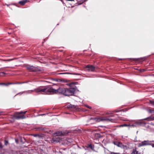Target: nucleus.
<instances>
[{
	"label": "nucleus",
	"instance_id": "1",
	"mask_svg": "<svg viewBox=\"0 0 154 154\" xmlns=\"http://www.w3.org/2000/svg\"><path fill=\"white\" fill-rule=\"evenodd\" d=\"M69 85L72 87L69 88L60 87L57 89H55L48 86H41L34 90H31V91L33 92L35 91L36 93L41 94L45 93L49 94L60 93L66 96L72 95L74 94L76 87L74 85V82L69 84Z\"/></svg>",
	"mask_w": 154,
	"mask_h": 154
},
{
	"label": "nucleus",
	"instance_id": "2",
	"mask_svg": "<svg viewBox=\"0 0 154 154\" xmlns=\"http://www.w3.org/2000/svg\"><path fill=\"white\" fill-rule=\"evenodd\" d=\"M27 111L16 112L14 114V118L17 119H23L26 118L25 114Z\"/></svg>",
	"mask_w": 154,
	"mask_h": 154
},
{
	"label": "nucleus",
	"instance_id": "3",
	"mask_svg": "<svg viewBox=\"0 0 154 154\" xmlns=\"http://www.w3.org/2000/svg\"><path fill=\"white\" fill-rule=\"evenodd\" d=\"M26 68L30 72H37L41 71L38 68L33 66H28L26 67Z\"/></svg>",
	"mask_w": 154,
	"mask_h": 154
},
{
	"label": "nucleus",
	"instance_id": "4",
	"mask_svg": "<svg viewBox=\"0 0 154 154\" xmlns=\"http://www.w3.org/2000/svg\"><path fill=\"white\" fill-rule=\"evenodd\" d=\"M66 108L68 109L72 110H74L75 109L78 108V106L75 105H72L71 104H68L66 105Z\"/></svg>",
	"mask_w": 154,
	"mask_h": 154
},
{
	"label": "nucleus",
	"instance_id": "5",
	"mask_svg": "<svg viewBox=\"0 0 154 154\" xmlns=\"http://www.w3.org/2000/svg\"><path fill=\"white\" fill-rule=\"evenodd\" d=\"M113 143L115 145L122 148H124L125 147V146L123 145L121 142L114 141L113 142Z\"/></svg>",
	"mask_w": 154,
	"mask_h": 154
},
{
	"label": "nucleus",
	"instance_id": "6",
	"mask_svg": "<svg viewBox=\"0 0 154 154\" xmlns=\"http://www.w3.org/2000/svg\"><path fill=\"white\" fill-rule=\"evenodd\" d=\"M85 68L87 69V70L89 71H93L95 70V67L93 65L90 64L87 65Z\"/></svg>",
	"mask_w": 154,
	"mask_h": 154
},
{
	"label": "nucleus",
	"instance_id": "7",
	"mask_svg": "<svg viewBox=\"0 0 154 154\" xmlns=\"http://www.w3.org/2000/svg\"><path fill=\"white\" fill-rule=\"evenodd\" d=\"M151 141L149 140H146L143 141L139 144L140 146H142L151 144Z\"/></svg>",
	"mask_w": 154,
	"mask_h": 154
},
{
	"label": "nucleus",
	"instance_id": "8",
	"mask_svg": "<svg viewBox=\"0 0 154 154\" xmlns=\"http://www.w3.org/2000/svg\"><path fill=\"white\" fill-rule=\"evenodd\" d=\"M141 120L148 121H153L154 120V115H152L149 117L142 119Z\"/></svg>",
	"mask_w": 154,
	"mask_h": 154
},
{
	"label": "nucleus",
	"instance_id": "9",
	"mask_svg": "<svg viewBox=\"0 0 154 154\" xmlns=\"http://www.w3.org/2000/svg\"><path fill=\"white\" fill-rule=\"evenodd\" d=\"M22 83L21 82H17V83H13V82H9L7 83H0V85H4L6 86H8V85L12 84H21Z\"/></svg>",
	"mask_w": 154,
	"mask_h": 154
},
{
	"label": "nucleus",
	"instance_id": "10",
	"mask_svg": "<svg viewBox=\"0 0 154 154\" xmlns=\"http://www.w3.org/2000/svg\"><path fill=\"white\" fill-rule=\"evenodd\" d=\"M91 119H93L97 122H99L102 121H104V117L99 118H91Z\"/></svg>",
	"mask_w": 154,
	"mask_h": 154
},
{
	"label": "nucleus",
	"instance_id": "11",
	"mask_svg": "<svg viewBox=\"0 0 154 154\" xmlns=\"http://www.w3.org/2000/svg\"><path fill=\"white\" fill-rule=\"evenodd\" d=\"M85 147L87 148H89L92 150H94V145H92L91 144H87L85 146Z\"/></svg>",
	"mask_w": 154,
	"mask_h": 154
},
{
	"label": "nucleus",
	"instance_id": "12",
	"mask_svg": "<svg viewBox=\"0 0 154 154\" xmlns=\"http://www.w3.org/2000/svg\"><path fill=\"white\" fill-rule=\"evenodd\" d=\"M104 121H111L112 122H114V121H113V119L109 118L108 116L104 117Z\"/></svg>",
	"mask_w": 154,
	"mask_h": 154
},
{
	"label": "nucleus",
	"instance_id": "13",
	"mask_svg": "<svg viewBox=\"0 0 154 154\" xmlns=\"http://www.w3.org/2000/svg\"><path fill=\"white\" fill-rule=\"evenodd\" d=\"M27 1L26 0H23L19 1L18 3L22 5H24L26 3Z\"/></svg>",
	"mask_w": 154,
	"mask_h": 154
},
{
	"label": "nucleus",
	"instance_id": "14",
	"mask_svg": "<svg viewBox=\"0 0 154 154\" xmlns=\"http://www.w3.org/2000/svg\"><path fill=\"white\" fill-rule=\"evenodd\" d=\"M140 153L138 151H137L136 149H134L132 152L131 153V154H140Z\"/></svg>",
	"mask_w": 154,
	"mask_h": 154
},
{
	"label": "nucleus",
	"instance_id": "15",
	"mask_svg": "<svg viewBox=\"0 0 154 154\" xmlns=\"http://www.w3.org/2000/svg\"><path fill=\"white\" fill-rule=\"evenodd\" d=\"M56 136H61L62 135V133L60 131H58L55 133Z\"/></svg>",
	"mask_w": 154,
	"mask_h": 154
},
{
	"label": "nucleus",
	"instance_id": "16",
	"mask_svg": "<svg viewBox=\"0 0 154 154\" xmlns=\"http://www.w3.org/2000/svg\"><path fill=\"white\" fill-rule=\"evenodd\" d=\"M148 111L149 113H154V109H149L148 110Z\"/></svg>",
	"mask_w": 154,
	"mask_h": 154
},
{
	"label": "nucleus",
	"instance_id": "17",
	"mask_svg": "<svg viewBox=\"0 0 154 154\" xmlns=\"http://www.w3.org/2000/svg\"><path fill=\"white\" fill-rule=\"evenodd\" d=\"M130 126L129 125H128L126 124H125L121 125H119V127H127V126Z\"/></svg>",
	"mask_w": 154,
	"mask_h": 154
},
{
	"label": "nucleus",
	"instance_id": "18",
	"mask_svg": "<svg viewBox=\"0 0 154 154\" xmlns=\"http://www.w3.org/2000/svg\"><path fill=\"white\" fill-rule=\"evenodd\" d=\"M72 74L74 75H79L77 73H60L59 74Z\"/></svg>",
	"mask_w": 154,
	"mask_h": 154
},
{
	"label": "nucleus",
	"instance_id": "19",
	"mask_svg": "<svg viewBox=\"0 0 154 154\" xmlns=\"http://www.w3.org/2000/svg\"><path fill=\"white\" fill-rule=\"evenodd\" d=\"M150 103L152 105H154V100H149Z\"/></svg>",
	"mask_w": 154,
	"mask_h": 154
},
{
	"label": "nucleus",
	"instance_id": "20",
	"mask_svg": "<svg viewBox=\"0 0 154 154\" xmlns=\"http://www.w3.org/2000/svg\"><path fill=\"white\" fill-rule=\"evenodd\" d=\"M8 141L7 140H5V141H4V144L5 145H7L8 144Z\"/></svg>",
	"mask_w": 154,
	"mask_h": 154
},
{
	"label": "nucleus",
	"instance_id": "21",
	"mask_svg": "<svg viewBox=\"0 0 154 154\" xmlns=\"http://www.w3.org/2000/svg\"><path fill=\"white\" fill-rule=\"evenodd\" d=\"M16 59V58H12V59H7V60H6L5 61H11L15 60Z\"/></svg>",
	"mask_w": 154,
	"mask_h": 154
},
{
	"label": "nucleus",
	"instance_id": "22",
	"mask_svg": "<svg viewBox=\"0 0 154 154\" xmlns=\"http://www.w3.org/2000/svg\"><path fill=\"white\" fill-rule=\"evenodd\" d=\"M33 136L34 137H41V135L40 134H34L33 135Z\"/></svg>",
	"mask_w": 154,
	"mask_h": 154
},
{
	"label": "nucleus",
	"instance_id": "23",
	"mask_svg": "<svg viewBox=\"0 0 154 154\" xmlns=\"http://www.w3.org/2000/svg\"><path fill=\"white\" fill-rule=\"evenodd\" d=\"M141 125H145L146 124V122H141Z\"/></svg>",
	"mask_w": 154,
	"mask_h": 154
},
{
	"label": "nucleus",
	"instance_id": "24",
	"mask_svg": "<svg viewBox=\"0 0 154 154\" xmlns=\"http://www.w3.org/2000/svg\"><path fill=\"white\" fill-rule=\"evenodd\" d=\"M6 74L4 72H0V76H3Z\"/></svg>",
	"mask_w": 154,
	"mask_h": 154
},
{
	"label": "nucleus",
	"instance_id": "25",
	"mask_svg": "<svg viewBox=\"0 0 154 154\" xmlns=\"http://www.w3.org/2000/svg\"><path fill=\"white\" fill-rule=\"evenodd\" d=\"M133 60H134V61H140V59H137V58H134L133 59Z\"/></svg>",
	"mask_w": 154,
	"mask_h": 154
},
{
	"label": "nucleus",
	"instance_id": "26",
	"mask_svg": "<svg viewBox=\"0 0 154 154\" xmlns=\"http://www.w3.org/2000/svg\"><path fill=\"white\" fill-rule=\"evenodd\" d=\"M97 137H100V138H101V137H102V136H101L100 134H97Z\"/></svg>",
	"mask_w": 154,
	"mask_h": 154
},
{
	"label": "nucleus",
	"instance_id": "27",
	"mask_svg": "<svg viewBox=\"0 0 154 154\" xmlns=\"http://www.w3.org/2000/svg\"><path fill=\"white\" fill-rule=\"evenodd\" d=\"M136 124H137V125H141V122H137L136 123Z\"/></svg>",
	"mask_w": 154,
	"mask_h": 154
},
{
	"label": "nucleus",
	"instance_id": "28",
	"mask_svg": "<svg viewBox=\"0 0 154 154\" xmlns=\"http://www.w3.org/2000/svg\"><path fill=\"white\" fill-rule=\"evenodd\" d=\"M86 106L89 109H91L92 108V107L91 106H89L87 105Z\"/></svg>",
	"mask_w": 154,
	"mask_h": 154
},
{
	"label": "nucleus",
	"instance_id": "29",
	"mask_svg": "<svg viewBox=\"0 0 154 154\" xmlns=\"http://www.w3.org/2000/svg\"><path fill=\"white\" fill-rule=\"evenodd\" d=\"M149 145H151L152 147H154V144L151 143V144H150Z\"/></svg>",
	"mask_w": 154,
	"mask_h": 154
},
{
	"label": "nucleus",
	"instance_id": "30",
	"mask_svg": "<svg viewBox=\"0 0 154 154\" xmlns=\"http://www.w3.org/2000/svg\"><path fill=\"white\" fill-rule=\"evenodd\" d=\"M3 148V146L1 143H0V148Z\"/></svg>",
	"mask_w": 154,
	"mask_h": 154
},
{
	"label": "nucleus",
	"instance_id": "31",
	"mask_svg": "<svg viewBox=\"0 0 154 154\" xmlns=\"http://www.w3.org/2000/svg\"><path fill=\"white\" fill-rule=\"evenodd\" d=\"M150 124L154 126V123H153L152 122H151L150 123Z\"/></svg>",
	"mask_w": 154,
	"mask_h": 154
},
{
	"label": "nucleus",
	"instance_id": "32",
	"mask_svg": "<svg viewBox=\"0 0 154 154\" xmlns=\"http://www.w3.org/2000/svg\"><path fill=\"white\" fill-rule=\"evenodd\" d=\"M121 110H116V111H115V112H118L119 111H121Z\"/></svg>",
	"mask_w": 154,
	"mask_h": 154
},
{
	"label": "nucleus",
	"instance_id": "33",
	"mask_svg": "<svg viewBox=\"0 0 154 154\" xmlns=\"http://www.w3.org/2000/svg\"><path fill=\"white\" fill-rule=\"evenodd\" d=\"M123 121H128V120H126V119H125V120H123Z\"/></svg>",
	"mask_w": 154,
	"mask_h": 154
},
{
	"label": "nucleus",
	"instance_id": "34",
	"mask_svg": "<svg viewBox=\"0 0 154 154\" xmlns=\"http://www.w3.org/2000/svg\"><path fill=\"white\" fill-rule=\"evenodd\" d=\"M41 128H37V129H40Z\"/></svg>",
	"mask_w": 154,
	"mask_h": 154
},
{
	"label": "nucleus",
	"instance_id": "35",
	"mask_svg": "<svg viewBox=\"0 0 154 154\" xmlns=\"http://www.w3.org/2000/svg\"><path fill=\"white\" fill-rule=\"evenodd\" d=\"M87 0H84V2H85L87 1Z\"/></svg>",
	"mask_w": 154,
	"mask_h": 154
},
{
	"label": "nucleus",
	"instance_id": "36",
	"mask_svg": "<svg viewBox=\"0 0 154 154\" xmlns=\"http://www.w3.org/2000/svg\"><path fill=\"white\" fill-rule=\"evenodd\" d=\"M61 1L63 3V0H61Z\"/></svg>",
	"mask_w": 154,
	"mask_h": 154
},
{
	"label": "nucleus",
	"instance_id": "37",
	"mask_svg": "<svg viewBox=\"0 0 154 154\" xmlns=\"http://www.w3.org/2000/svg\"><path fill=\"white\" fill-rule=\"evenodd\" d=\"M113 116V115H112L110 116L111 117H112Z\"/></svg>",
	"mask_w": 154,
	"mask_h": 154
},
{
	"label": "nucleus",
	"instance_id": "38",
	"mask_svg": "<svg viewBox=\"0 0 154 154\" xmlns=\"http://www.w3.org/2000/svg\"><path fill=\"white\" fill-rule=\"evenodd\" d=\"M45 115V114H43L42 115Z\"/></svg>",
	"mask_w": 154,
	"mask_h": 154
},
{
	"label": "nucleus",
	"instance_id": "39",
	"mask_svg": "<svg viewBox=\"0 0 154 154\" xmlns=\"http://www.w3.org/2000/svg\"><path fill=\"white\" fill-rule=\"evenodd\" d=\"M2 69L1 68H0V70H1Z\"/></svg>",
	"mask_w": 154,
	"mask_h": 154
},
{
	"label": "nucleus",
	"instance_id": "40",
	"mask_svg": "<svg viewBox=\"0 0 154 154\" xmlns=\"http://www.w3.org/2000/svg\"><path fill=\"white\" fill-rule=\"evenodd\" d=\"M59 152H60L61 153H62V152L60 151H59Z\"/></svg>",
	"mask_w": 154,
	"mask_h": 154
},
{
	"label": "nucleus",
	"instance_id": "41",
	"mask_svg": "<svg viewBox=\"0 0 154 154\" xmlns=\"http://www.w3.org/2000/svg\"><path fill=\"white\" fill-rule=\"evenodd\" d=\"M152 141V142H154V141Z\"/></svg>",
	"mask_w": 154,
	"mask_h": 154
}]
</instances>
